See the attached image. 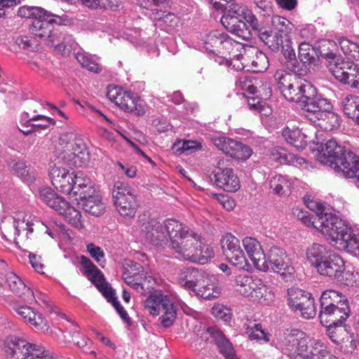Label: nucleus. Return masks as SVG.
Wrapping results in <instances>:
<instances>
[{"label": "nucleus", "instance_id": "obj_1", "mask_svg": "<svg viewBox=\"0 0 359 359\" xmlns=\"http://www.w3.org/2000/svg\"><path fill=\"white\" fill-rule=\"evenodd\" d=\"M142 227L147 239L154 245H166L170 239L168 247L178 259L204 264L214 257L212 248L200 234L176 219L163 223L151 219Z\"/></svg>", "mask_w": 359, "mask_h": 359}, {"label": "nucleus", "instance_id": "obj_2", "mask_svg": "<svg viewBox=\"0 0 359 359\" xmlns=\"http://www.w3.org/2000/svg\"><path fill=\"white\" fill-rule=\"evenodd\" d=\"M319 213L313 219V227L330 239V243L337 250H346L359 256V236L337 216L327 212Z\"/></svg>", "mask_w": 359, "mask_h": 359}, {"label": "nucleus", "instance_id": "obj_3", "mask_svg": "<svg viewBox=\"0 0 359 359\" xmlns=\"http://www.w3.org/2000/svg\"><path fill=\"white\" fill-rule=\"evenodd\" d=\"M319 213L313 219V227L330 239V243L337 250H346L359 256V236L337 216L327 212Z\"/></svg>", "mask_w": 359, "mask_h": 359}, {"label": "nucleus", "instance_id": "obj_4", "mask_svg": "<svg viewBox=\"0 0 359 359\" xmlns=\"http://www.w3.org/2000/svg\"><path fill=\"white\" fill-rule=\"evenodd\" d=\"M319 213L313 219V227L330 239V243L337 250H346L359 256V236L337 216L327 212Z\"/></svg>", "mask_w": 359, "mask_h": 359}, {"label": "nucleus", "instance_id": "obj_5", "mask_svg": "<svg viewBox=\"0 0 359 359\" xmlns=\"http://www.w3.org/2000/svg\"><path fill=\"white\" fill-rule=\"evenodd\" d=\"M4 344L7 359H58L42 345L15 336L8 337Z\"/></svg>", "mask_w": 359, "mask_h": 359}, {"label": "nucleus", "instance_id": "obj_6", "mask_svg": "<svg viewBox=\"0 0 359 359\" xmlns=\"http://www.w3.org/2000/svg\"><path fill=\"white\" fill-rule=\"evenodd\" d=\"M146 310L154 316L161 313V323L163 327H170L177 317V309L170 298L161 290L152 292L144 302Z\"/></svg>", "mask_w": 359, "mask_h": 359}, {"label": "nucleus", "instance_id": "obj_7", "mask_svg": "<svg viewBox=\"0 0 359 359\" xmlns=\"http://www.w3.org/2000/svg\"><path fill=\"white\" fill-rule=\"evenodd\" d=\"M247 9L245 6L230 1L221 18V22L226 30L244 40H247L250 36L242 20Z\"/></svg>", "mask_w": 359, "mask_h": 359}, {"label": "nucleus", "instance_id": "obj_8", "mask_svg": "<svg viewBox=\"0 0 359 359\" xmlns=\"http://www.w3.org/2000/svg\"><path fill=\"white\" fill-rule=\"evenodd\" d=\"M112 196L114 203L121 215L133 217L137 208L136 196L132 188L123 182H116Z\"/></svg>", "mask_w": 359, "mask_h": 359}, {"label": "nucleus", "instance_id": "obj_9", "mask_svg": "<svg viewBox=\"0 0 359 359\" xmlns=\"http://www.w3.org/2000/svg\"><path fill=\"white\" fill-rule=\"evenodd\" d=\"M79 262L83 266V273L96 286L107 300L112 304L117 301L114 290L106 282L103 273L92 261L88 257L82 255L80 257Z\"/></svg>", "mask_w": 359, "mask_h": 359}, {"label": "nucleus", "instance_id": "obj_10", "mask_svg": "<svg viewBox=\"0 0 359 359\" xmlns=\"http://www.w3.org/2000/svg\"><path fill=\"white\" fill-rule=\"evenodd\" d=\"M287 296L288 306L292 310L299 311L302 316L306 319L315 317L316 308L311 293L292 287L287 289Z\"/></svg>", "mask_w": 359, "mask_h": 359}, {"label": "nucleus", "instance_id": "obj_11", "mask_svg": "<svg viewBox=\"0 0 359 359\" xmlns=\"http://www.w3.org/2000/svg\"><path fill=\"white\" fill-rule=\"evenodd\" d=\"M210 140L217 149L236 159L245 161L252 154V150L247 144L222 134L212 135Z\"/></svg>", "mask_w": 359, "mask_h": 359}, {"label": "nucleus", "instance_id": "obj_12", "mask_svg": "<svg viewBox=\"0 0 359 359\" xmlns=\"http://www.w3.org/2000/svg\"><path fill=\"white\" fill-rule=\"evenodd\" d=\"M212 173L217 187L227 192H235L240 189V180L229 160L219 159Z\"/></svg>", "mask_w": 359, "mask_h": 359}, {"label": "nucleus", "instance_id": "obj_13", "mask_svg": "<svg viewBox=\"0 0 359 359\" xmlns=\"http://www.w3.org/2000/svg\"><path fill=\"white\" fill-rule=\"evenodd\" d=\"M61 18L47 11L44 17L36 18L32 21L30 31L36 36L43 39L48 46L49 40L60 36V29L55 27V24L60 25Z\"/></svg>", "mask_w": 359, "mask_h": 359}, {"label": "nucleus", "instance_id": "obj_14", "mask_svg": "<svg viewBox=\"0 0 359 359\" xmlns=\"http://www.w3.org/2000/svg\"><path fill=\"white\" fill-rule=\"evenodd\" d=\"M350 152L352 151L338 144L335 140L330 139L322 147L319 158L322 163L340 171Z\"/></svg>", "mask_w": 359, "mask_h": 359}, {"label": "nucleus", "instance_id": "obj_15", "mask_svg": "<svg viewBox=\"0 0 359 359\" xmlns=\"http://www.w3.org/2000/svg\"><path fill=\"white\" fill-rule=\"evenodd\" d=\"M300 93L297 102L304 110V115L308 118L309 114H312L321 105L323 101L327 99L318 94L317 88L309 81L301 79Z\"/></svg>", "mask_w": 359, "mask_h": 359}, {"label": "nucleus", "instance_id": "obj_16", "mask_svg": "<svg viewBox=\"0 0 359 359\" xmlns=\"http://www.w3.org/2000/svg\"><path fill=\"white\" fill-rule=\"evenodd\" d=\"M269 269L280 273L284 278L291 276L294 273L291 259L287 255L285 249L280 246L272 245L268 250L266 259Z\"/></svg>", "mask_w": 359, "mask_h": 359}, {"label": "nucleus", "instance_id": "obj_17", "mask_svg": "<svg viewBox=\"0 0 359 359\" xmlns=\"http://www.w3.org/2000/svg\"><path fill=\"white\" fill-rule=\"evenodd\" d=\"M324 297L323 301V309H320L319 318L322 324L332 323V325L343 324L346 318L349 316L350 309L347 300H341L339 307H329L332 303L330 299Z\"/></svg>", "mask_w": 359, "mask_h": 359}, {"label": "nucleus", "instance_id": "obj_18", "mask_svg": "<svg viewBox=\"0 0 359 359\" xmlns=\"http://www.w3.org/2000/svg\"><path fill=\"white\" fill-rule=\"evenodd\" d=\"M330 72L341 83L359 89V67L353 62L343 58Z\"/></svg>", "mask_w": 359, "mask_h": 359}, {"label": "nucleus", "instance_id": "obj_19", "mask_svg": "<svg viewBox=\"0 0 359 359\" xmlns=\"http://www.w3.org/2000/svg\"><path fill=\"white\" fill-rule=\"evenodd\" d=\"M221 246L224 255L230 263L239 269H245L246 258L238 238L231 233H227L221 239Z\"/></svg>", "mask_w": 359, "mask_h": 359}, {"label": "nucleus", "instance_id": "obj_20", "mask_svg": "<svg viewBox=\"0 0 359 359\" xmlns=\"http://www.w3.org/2000/svg\"><path fill=\"white\" fill-rule=\"evenodd\" d=\"M275 76L283 97L289 102L297 103L299 97L301 78L283 71L277 72Z\"/></svg>", "mask_w": 359, "mask_h": 359}, {"label": "nucleus", "instance_id": "obj_21", "mask_svg": "<svg viewBox=\"0 0 359 359\" xmlns=\"http://www.w3.org/2000/svg\"><path fill=\"white\" fill-rule=\"evenodd\" d=\"M130 270L126 269L123 273V278L127 285L142 294L146 292L144 284L147 280H156L151 276L147 275L143 266L137 263L130 262Z\"/></svg>", "mask_w": 359, "mask_h": 359}, {"label": "nucleus", "instance_id": "obj_22", "mask_svg": "<svg viewBox=\"0 0 359 359\" xmlns=\"http://www.w3.org/2000/svg\"><path fill=\"white\" fill-rule=\"evenodd\" d=\"M321 105L312 114H308V119L315 123L316 121H321L318 123L320 126H324L327 130H332L334 128L339 126V118L337 114L332 111V105L327 100L323 101Z\"/></svg>", "mask_w": 359, "mask_h": 359}, {"label": "nucleus", "instance_id": "obj_23", "mask_svg": "<svg viewBox=\"0 0 359 359\" xmlns=\"http://www.w3.org/2000/svg\"><path fill=\"white\" fill-rule=\"evenodd\" d=\"M205 49L213 54L225 55L232 50L233 40L225 33L214 30L207 34L205 39Z\"/></svg>", "mask_w": 359, "mask_h": 359}, {"label": "nucleus", "instance_id": "obj_24", "mask_svg": "<svg viewBox=\"0 0 359 359\" xmlns=\"http://www.w3.org/2000/svg\"><path fill=\"white\" fill-rule=\"evenodd\" d=\"M243 245L255 267L262 271H268L269 266L259 242L255 238L245 237Z\"/></svg>", "mask_w": 359, "mask_h": 359}, {"label": "nucleus", "instance_id": "obj_25", "mask_svg": "<svg viewBox=\"0 0 359 359\" xmlns=\"http://www.w3.org/2000/svg\"><path fill=\"white\" fill-rule=\"evenodd\" d=\"M344 262L336 253H330L327 257L318 265V273L330 278L340 280L344 271Z\"/></svg>", "mask_w": 359, "mask_h": 359}, {"label": "nucleus", "instance_id": "obj_26", "mask_svg": "<svg viewBox=\"0 0 359 359\" xmlns=\"http://www.w3.org/2000/svg\"><path fill=\"white\" fill-rule=\"evenodd\" d=\"M116 104L122 110L137 116L144 115L147 109V105L143 100L133 93L126 91L118 97Z\"/></svg>", "mask_w": 359, "mask_h": 359}, {"label": "nucleus", "instance_id": "obj_27", "mask_svg": "<svg viewBox=\"0 0 359 359\" xmlns=\"http://www.w3.org/2000/svg\"><path fill=\"white\" fill-rule=\"evenodd\" d=\"M1 277V279L5 280V284L8 287L9 290L16 295L22 297L23 299L31 304L35 301V295L34 292L26 286L23 281L14 273L11 271L6 272Z\"/></svg>", "mask_w": 359, "mask_h": 359}, {"label": "nucleus", "instance_id": "obj_28", "mask_svg": "<svg viewBox=\"0 0 359 359\" xmlns=\"http://www.w3.org/2000/svg\"><path fill=\"white\" fill-rule=\"evenodd\" d=\"M89 154L86 146L82 140L75 141L70 150H67L63 156V159L69 166L82 167L88 161Z\"/></svg>", "mask_w": 359, "mask_h": 359}, {"label": "nucleus", "instance_id": "obj_29", "mask_svg": "<svg viewBox=\"0 0 359 359\" xmlns=\"http://www.w3.org/2000/svg\"><path fill=\"white\" fill-rule=\"evenodd\" d=\"M327 327V334L329 338L336 344L341 345L343 348L344 345L347 346V343L350 344V350H344L346 352H352L356 348V342L350 339L346 328L343 324L332 325V323L323 324Z\"/></svg>", "mask_w": 359, "mask_h": 359}, {"label": "nucleus", "instance_id": "obj_30", "mask_svg": "<svg viewBox=\"0 0 359 359\" xmlns=\"http://www.w3.org/2000/svg\"><path fill=\"white\" fill-rule=\"evenodd\" d=\"M207 332L214 340L219 353L226 359H238L232 344L218 327H208Z\"/></svg>", "mask_w": 359, "mask_h": 359}, {"label": "nucleus", "instance_id": "obj_31", "mask_svg": "<svg viewBox=\"0 0 359 359\" xmlns=\"http://www.w3.org/2000/svg\"><path fill=\"white\" fill-rule=\"evenodd\" d=\"M15 311L21 318L35 327L36 329L41 331H47L48 326L47 320L41 313L35 311L29 306H19L14 307Z\"/></svg>", "mask_w": 359, "mask_h": 359}, {"label": "nucleus", "instance_id": "obj_32", "mask_svg": "<svg viewBox=\"0 0 359 359\" xmlns=\"http://www.w3.org/2000/svg\"><path fill=\"white\" fill-rule=\"evenodd\" d=\"M207 274L208 273L203 270L188 267L180 271L177 280L182 287L195 291Z\"/></svg>", "mask_w": 359, "mask_h": 359}, {"label": "nucleus", "instance_id": "obj_33", "mask_svg": "<svg viewBox=\"0 0 359 359\" xmlns=\"http://www.w3.org/2000/svg\"><path fill=\"white\" fill-rule=\"evenodd\" d=\"M194 292L198 296L208 300L217 298L221 293L220 288L217 286L216 278L210 273H208L200 282Z\"/></svg>", "mask_w": 359, "mask_h": 359}, {"label": "nucleus", "instance_id": "obj_34", "mask_svg": "<svg viewBox=\"0 0 359 359\" xmlns=\"http://www.w3.org/2000/svg\"><path fill=\"white\" fill-rule=\"evenodd\" d=\"M334 46L335 44L333 41L323 40L316 47L318 57L320 55L325 60V65L330 72H331L344 58L333 52L332 48H334Z\"/></svg>", "mask_w": 359, "mask_h": 359}, {"label": "nucleus", "instance_id": "obj_35", "mask_svg": "<svg viewBox=\"0 0 359 359\" xmlns=\"http://www.w3.org/2000/svg\"><path fill=\"white\" fill-rule=\"evenodd\" d=\"M302 331L299 330H292L288 332L284 333L283 338H280L278 347L285 355L290 357H294L297 353V343L298 339H301Z\"/></svg>", "mask_w": 359, "mask_h": 359}, {"label": "nucleus", "instance_id": "obj_36", "mask_svg": "<svg viewBox=\"0 0 359 359\" xmlns=\"http://www.w3.org/2000/svg\"><path fill=\"white\" fill-rule=\"evenodd\" d=\"M48 46L53 47L55 50L63 55H69L72 50H76L79 44L75 41L72 35L66 34L60 31V36L49 40Z\"/></svg>", "mask_w": 359, "mask_h": 359}, {"label": "nucleus", "instance_id": "obj_37", "mask_svg": "<svg viewBox=\"0 0 359 359\" xmlns=\"http://www.w3.org/2000/svg\"><path fill=\"white\" fill-rule=\"evenodd\" d=\"M330 253L325 245L313 243L306 249V256L307 261L317 270L318 265L323 263Z\"/></svg>", "mask_w": 359, "mask_h": 359}, {"label": "nucleus", "instance_id": "obj_38", "mask_svg": "<svg viewBox=\"0 0 359 359\" xmlns=\"http://www.w3.org/2000/svg\"><path fill=\"white\" fill-rule=\"evenodd\" d=\"M257 36L273 52L280 50L281 44L285 39L279 32L268 27H265Z\"/></svg>", "mask_w": 359, "mask_h": 359}, {"label": "nucleus", "instance_id": "obj_39", "mask_svg": "<svg viewBox=\"0 0 359 359\" xmlns=\"http://www.w3.org/2000/svg\"><path fill=\"white\" fill-rule=\"evenodd\" d=\"M282 135L287 143L298 150L306 148L308 144L307 135L299 128L290 129L286 127L283 130Z\"/></svg>", "mask_w": 359, "mask_h": 359}, {"label": "nucleus", "instance_id": "obj_40", "mask_svg": "<svg viewBox=\"0 0 359 359\" xmlns=\"http://www.w3.org/2000/svg\"><path fill=\"white\" fill-rule=\"evenodd\" d=\"M257 279L249 275L241 274L235 277L233 286L238 293L248 297L251 296L255 287L257 286Z\"/></svg>", "mask_w": 359, "mask_h": 359}, {"label": "nucleus", "instance_id": "obj_41", "mask_svg": "<svg viewBox=\"0 0 359 359\" xmlns=\"http://www.w3.org/2000/svg\"><path fill=\"white\" fill-rule=\"evenodd\" d=\"M39 197L44 203L57 212L60 207L66 205V201L49 187L40 189Z\"/></svg>", "mask_w": 359, "mask_h": 359}, {"label": "nucleus", "instance_id": "obj_42", "mask_svg": "<svg viewBox=\"0 0 359 359\" xmlns=\"http://www.w3.org/2000/svg\"><path fill=\"white\" fill-rule=\"evenodd\" d=\"M73 184L72 194L74 195L80 197V194H82V192L88 194L95 192L93 182L81 172H76L73 175Z\"/></svg>", "mask_w": 359, "mask_h": 359}, {"label": "nucleus", "instance_id": "obj_43", "mask_svg": "<svg viewBox=\"0 0 359 359\" xmlns=\"http://www.w3.org/2000/svg\"><path fill=\"white\" fill-rule=\"evenodd\" d=\"M344 175L348 178H355V184L359 186V156L350 152L347 161L340 170Z\"/></svg>", "mask_w": 359, "mask_h": 359}, {"label": "nucleus", "instance_id": "obj_44", "mask_svg": "<svg viewBox=\"0 0 359 359\" xmlns=\"http://www.w3.org/2000/svg\"><path fill=\"white\" fill-rule=\"evenodd\" d=\"M269 184L275 194L283 196L290 193L292 182L287 176L276 175L271 178Z\"/></svg>", "mask_w": 359, "mask_h": 359}, {"label": "nucleus", "instance_id": "obj_45", "mask_svg": "<svg viewBox=\"0 0 359 359\" xmlns=\"http://www.w3.org/2000/svg\"><path fill=\"white\" fill-rule=\"evenodd\" d=\"M256 285L250 297L266 304L272 302L274 299V294L272 291L263 283L261 279H257Z\"/></svg>", "mask_w": 359, "mask_h": 359}, {"label": "nucleus", "instance_id": "obj_46", "mask_svg": "<svg viewBox=\"0 0 359 359\" xmlns=\"http://www.w3.org/2000/svg\"><path fill=\"white\" fill-rule=\"evenodd\" d=\"M245 27L249 31L250 37L246 40H250L253 36H257L266 27L260 23L256 15L250 9H247L242 18Z\"/></svg>", "mask_w": 359, "mask_h": 359}, {"label": "nucleus", "instance_id": "obj_47", "mask_svg": "<svg viewBox=\"0 0 359 359\" xmlns=\"http://www.w3.org/2000/svg\"><path fill=\"white\" fill-rule=\"evenodd\" d=\"M299 58L304 65H316L318 55L316 48L308 43H301L299 46Z\"/></svg>", "mask_w": 359, "mask_h": 359}, {"label": "nucleus", "instance_id": "obj_48", "mask_svg": "<svg viewBox=\"0 0 359 359\" xmlns=\"http://www.w3.org/2000/svg\"><path fill=\"white\" fill-rule=\"evenodd\" d=\"M259 83V80L253 76H241L237 78L235 85L237 90L255 95L257 93V85Z\"/></svg>", "mask_w": 359, "mask_h": 359}, {"label": "nucleus", "instance_id": "obj_49", "mask_svg": "<svg viewBox=\"0 0 359 359\" xmlns=\"http://www.w3.org/2000/svg\"><path fill=\"white\" fill-rule=\"evenodd\" d=\"M59 214L64 216L65 219L72 226L80 229L83 226L81 222V215L79 211L71 206L66 201V205L60 207L58 210Z\"/></svg>", "mask_w": 359, "mask_h": 359}, {"label": "nucleus", "instance_id": "obj_50", "mask_svg": "<svg viewBox=\"0 0 359 359\" xmlns=\"http://www.w3.org/2000/svg\"><path fill=\"white\" fill-rule=\"evenodd\" d=\"M77 325H74V328L71 331L72 341L83 353H90L95 355V351L91 349V347L93 344V341L89 338H87L83 335L77 330Z\"/></svg>", "mask_w": 359, "mask_h": 359}, {"label": "nucleus", "instance_id": "obj_51", "mask_svg": "<svg viewBox=\"0 0 359 359\" xmlns=\"http://www.w3.org/2000/svg\"><path fill=\"white\" fill-rule=\"evenodd\" d=\"M12 170L25 182L29 183L34 180V174L30 168L21 160L13 161L11 164Z\"/></svg>", "mask_w": 359, "mask_h": 359}, {"label": "nucleus", "instance_id": "obj_52", "mask_svg": "<svg viewBox=\"0 0 359 359\" xmlns=\"http://www.w3.org/2000/svg\"><path fill=\"white\" fill-rule=\"evenodd\" d=\"M34 224L25 222V219H14L13 227L15 229V241L16 245H18V242L16 241V238L20 236L22 233H25V236L22 238H26V239H31L33 238L34 233Z\"/></svg>", "mask_w": 359, "mask_h": 359}, {"label": "nucleus", "instance_id": "obj_53", "mask_svg": "<svg viewBox=\"0 0 359 359\" xmlns=\"http://www.w3.org/2000/svg\"><path fill=\"white\" fill-rule=\"evenodd\" d=\"M309 348L308 358L306 359H326L328 356L332 355L327 350L326 346L318 340L311 339Z\"/></svg>", "mask_w": 359, "mask_h": 359}, {"label": "nucleus", "instance_id": "obj_54", "mask_svg": "<svg viewBox=\"0 0 359 359\" xmlns=\"http://www.w3.org/2000/svg\"><path fill=\"white\" fill-rule=\"evenodd\" d=\"M339 46L349 59L359 61V39L353 41L348 39H341L339 41Z\"/></svg>", "mask_w": 359, "mask_h": 359}, {"label": "nucleus", "instance_id": "obj_55", "mask_svg": "<svg viewBox=\"0 0 359 359\" xmlns=\"http://www.w3.org/2000/svg\"><path fill=\"white\" fill-rule=\"evenodd\" d=\"M339 46L349 59L359 61V39L353 41L348 39H341L339 41Z\"/></svg>", "mask_w": 359, "mask_h": 359}, {"label": "nucleus", "instance_id": "obj_56", "mask_svg": "<svg viewBox=\"0 0 359 359\" xmlns=\"http://www.w3.org/2000/svg\"><path fill=\"white\" fill-rule=\"evenodd\" d=\"M271 22L273 29L279 32L282 37H290L289 33L292 31L293 25L287 19L279 15H273Z\"/></svg>", "mask_w": 359, "mask_h": 359}, {"label": "nucleus", "instance_id": "obj_57", "mask_svg": "<svg viewBox=\"0 0 359 359\" xmlns=\"http://www.w3.org/2000/svg\"><path fill=\"white\" fill-rule=\"evenodd\" d=\"M341 107L344 114L354 119L359 107V97L351 95L346 96L341 101Z\"/></svg>", "mask_w": 359, "mask_h": 359}, {"label": "nucleus", "instance_id": "obj_58", "mask_svg": "<svg viewBox=\"0 0 359 359\" xmlns=\"http://www.w3.org/2000/svg\"><path fill=\"white\" fill-rule=\"evenodd\" d=\"M47 11L41 7L36 6H22L18 8V15L25 18H32L33 20L37 18L44 17Z\"/></svg>", "mask_w": 359, "mask_h": 359}, {"label": "nucleus", "instance_id": "obj_59", "mask_svg": "<svg viewBox=\"0 0 359 359\" xmlns=\"http://www.w3.org/2000/svg\"><path fill=\"white\" fill-rule=\"evenodd\" d=\"M246 334L250 340L269 341V335L262 329L260 324H254L252 327H248Z\"/></svg>", "mask_w": 359, "mask_h": 359}, {"label": "nucleus", "instance_id": "obj_60", "mask_svg": "<svg viewBox=\"0 0 359 359\" xmlns=\"http://www.w3.org/2000/svg\"><path fill=\"white\" fill-rule=\"evenodd\" d=\"M271 158L273 161L281 164L290 165L293 157V154L288 152L283 148L274 149L271 151Z\"/></svg>", "mask_w": 359, "mask_h": 359}, {"label": "nucleus", "instance_id": "obj_61", "mask_svg": "<svg viewBox=\"0 0 359 359\" xmlns=\"http://www.w3.org/2000/svg\"><path fill=\"white\" fill-rule=\"evenodd\" d=\"M37 121H41L42 123L29 124L34 128V130L35 132L39 131L40 130H47L51 125L53 126L55 124V121L53 118L43 115L34 116L28 120V123Z\"/></svg>", "mask_w": 359, "mask_h": 359}, {"label": "nucleus", "instance_id": "obj_62", "mask_svg": "<svg viewBox=\"0 0 359 359\" xmlns=\"http://www.w3.org/2000/svg\"><path fill=\"white\" fill-rule=\"evenodd\" d=\"M310 341H311V339L306 337L305 333L302 332L301 339H298L297 343V355L304 359L308 358Z\"/></svg>", "mask_w": 359, "mask_h": 359}, {"label": "nucleus", "instance_id": "obj_63", "mask_svg": "<svg viewBox=\"0 0 359 359\" xmlns=\"http://www.w3.org/2000/svg\"><path fill=\"white\" fill-rule=\"evenodd\" d=\"M69 173V172L67 169L54 165L49 172L50 179L53 185L55 186L60 183L64 177H66Z\"/></svg>", "mask_w": 359, "mask_h": 359}, {"label": "nucleus", "instance_id": "obj_64", "mask_svg": "<svg viewBox=\"0 0 359 359\" xmlns=\"http://www.w3.org/2000/svg\"><path fill=\"white\" fill-rule=\"evenodd\" d=\"M79 139L76 138V135L73 132H64L59 137V144L64 149V151L66 152L67 150H70V147H72L75 141Z\"/></svg>", "mask_w": 359, "mask_h": 359}]
</instances>
